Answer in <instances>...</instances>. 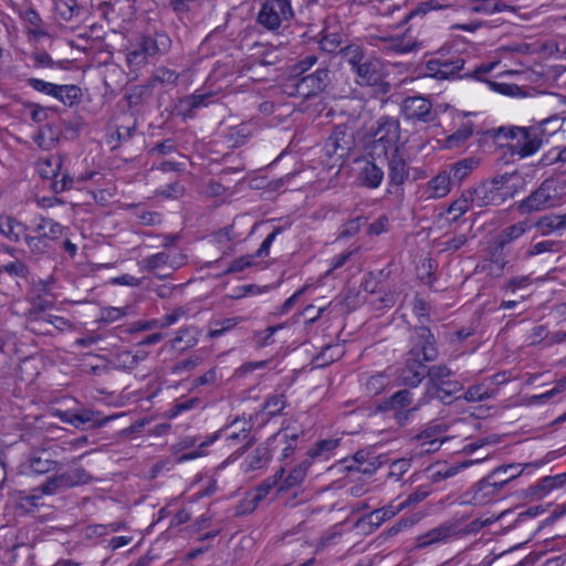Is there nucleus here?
<instances>
[{
    "label": "nucleus",
    "mask_w": 566,
    "mask_h": 566,
    "mask_svg": "<svg viewBox=\"0 0 566 566\" xmlns=\"http://www.w3.org/2000/svg\"><path fill=\"white\" fill-rule=\"evenodd\" d=\"M298 434L296 432L290 433L286 429L279 431L276 434L269 439L272 451L281 447L280 460H285L292 455L296 449Z\"/></svg>",
    "instance_id": "b1692460"
},
{
    "label": "nucleus",
    "mask_w": 566,
    "mask_h": 566,
    "mask_svg": "<svg viewBox=\"0 0 566 566\" xmlns=\"http://www.w3.org/2000/svg\"><path fill=\"white\" fill-rule=\"evenodd\" d=\"M548 337V332L544 325H538L532 328L531 333L527 336V342L530 345H538L544 344L546 347V340Z\"/></svg>",
    "instance_id": "13d9d810"
},
{
    "label": "nucleus",
    "mask_w": 566,
    "mask_h": 566,
    "mask_svg": "<svg viewBox=\"0 0 566 566\" xmlns=\"http://www.w3.org/2000/svg\"><path fill=\"white\" fill-rule=\"evenodd\" d=\"M496 137L506 139V146L520 158L530 157L542 147V140L533 126H502L497 128Z\"/></svg>",
    "instance_id": "20e7f679"
},
{
    "label": "nucleus",
    "mask_w": 566,
    "mask_h": 566,
    "mask_svg": "<svg viewBox=\"0 0 566 566\" xmlns=\"http://www.w3.org/2000/svg\"><path fill=\"white\" fill-rule=\"evenodd\" d=\"M43 495L38 489L32 494H22L18 500V509L24 513H30L42 505Z\"/></svg>",
    "instance_id": "a18cd8bd"
},
{
    "label": "nucleus",
    "mask_w": 566,
    "mask_h": 566,
    "mask_svg": "<svg viewBox=\"0 0 566 566\" xmlns=\"http://www.w3.org/2000/svg\"><path fill=\"white\" fill-rule=\"evenodd\" d=\"M240 321L241 319L239 317H227L212 321L209 324L208 335L211 338H217L237 326Z\"/></svg>",
    "instance_id": "58836bf2"
},
{
    "label": "nucleus",
    "mask_w": 566,
    "mask_h": 566,
    "mask_svg": "<svg viewBox=\"0 0 566 566\" xmlns=\"http://www.w3.org/2000/svg\"><path fill=\"white\" fill-rule=\"evenodd\" d=\"M411 467L408 459H398L390 464L389 475L399 480Z\"/></svg>",
    "instance_id": "bf43d9fd"
},
{
    "label": "nucleus",
    "mask_w": 566,
    "mask_h": 566,
    "mask_svg": "<svg viewBox=\"0 0 566 566\" xmlns=\"http://www.w3.org/2000/svg\"><path fill=\"white\" fill-rule=\"evenodd\" d=\"M556 248V242L553 240H544L530 247L525 253L526 258L543 254L545 252H552Z\"/></svg>",
    "instance_id": "4d7b16f0"
},
{
    "label": "nucleus",
    "mask_w": 566,
    "mask_h": 566,
    "mask_svg": "<svg viewBox=\"0 0 566 566\" xmlns=\"http://www.w3.org/2000/svg\"><path fill=\"white\" fill-rule=\"evenodd\" d=\"M185 263V258L182 255L171 256L167 252H158L151 254L147 258H144L139 265L142 269L147 270L149 272H155L157 270H163L165 268H169L176 270L180 268Z\"/></svg>",
    "instance_id": "aec40b11"
},
{
    "label": "nucleus",
    "mask_w": 566,
    "mask_h": 566,
    "mask_svg": "<svg viewBox=\"0 0 566 566\" xmlns=\"http://www.w3.org/2000/svg\"><path fill=\"white\" fill-rule=\"evenodd\" d=\"M453 123L455 132L444 138V147L453 149L462 146L473 134L474 124L463 114H458Z\"/></svg>",
    "instance_id": "6ab92c4d"
},
{
    "label": "nucleus",
    "mask_w": 566,
    "mask_h": 566,
    "mask_svg": "<svg viewBox=\"0 0 566 566\" xmlns=\"http://www.w3.org/2000/svg\"><path fill=\"white\" fill-rule=\"evenodd\" d=\"M542 235H548L554 231L562 230L566 227V214L564 216H544L539 218L535 224Z\"/></svg>",
    "instance_id": "72a5a7b5"
},
{
    "label": "nucleus",
    "mask_w": 566,
    "mask_h": 566,
    "mask_svg": "<svg viewBox=\"0 0 566 566\" xmlns=\"http://www.w3.org/2000/svg\"><path fill=\"white\" fill-rule=\"evenodd\" d=\"M340 52L345 62L350 65L353 72L368 57L364 54L363 49L356 44L348 45L342 49Z\"/></svg>",
    "instance_id": "ea45409f"
},
{
    "label": "nucleus",
    "mask_w": 566,
    "mask_h": 566,
    "mask_svg": "<svg viewBox=\"0 0 566 566\" xmlns=\"http://www.w3.org/2000/svg\"><path fill=\"white\" fill-rule=\"evenodd\" d=\"M565 389H566V377L558 380L552 389H549L543 394L532 396L531 400H532V402L543 403L544 401L563 392Z\"/></svg>",
    "instance_id": "603ef678"
},
{
    "label": "nucleus",
    "mask_w": 566,
    "mask_h": 566,
    "mask_svg": "<svg viewBox=\"0 0 566 566\" xmlns=\"http://www.w3.org/2000/svg\"><path fill=\"white\" fill-rule=\"evenodd\" d=\"M447 8H450V4L448 3H441L438 0H427L423 2H420L417 8L413 10V15H423L430 11H438V10H444Z\"/></svg>",
    "instance_id": "864d4df0"
},
{
    "label": "nucleus",
    "mask_w": 566,
    "mask_h": 566,
    "mask_svg": "<svg viewBox=\"0 0 566 566\" xmlns=\"http://www.w3.org/2000/svg\"><path fill=\"white\" fill-rule=\"evenodd\" d=\"M431 109V102L422 96L408 97L402 104V112L407 118L418 119L424 123H429L434 119V115Z\"/></svg>",
    "instance_id": "f3484780"
},
{
    "label": "nucleus",
    "mask_w": 566,
    "mask_h": 566,
    "mask_svg": "<svg viewBox=\"0 0 566 566\" xmlns=\"http://www.w3.org/2000/svg\"><path fill=\"white\" fill-rule=\"evenodd\" d=\"M506 264L507 259L504 253V249L493 242V245L489 251V255L481 262L480 268L489 275L500 276L502 275Z\"/></svg>",
    "instance_id": "4be33fe9"
},
{
    "label": "nucleus",
    "mask_w": 566,
    "mask_h": 566,
    "mask_svg": "<svg viewBox=\"0 0 566 566\" xmlns=\"http://www.w3.org/2000/svg\"><path fill=\"white\" fill-rule=\"evenodd\" d=\"M410 355L413 357V361L401 371L399 378L403 385L416 387L427 374V368L422 360L431 361L438 355L434 336L429 328L420 327L416 331Z\"/></svg>",
    "instance_id": "f257e3e1"
},
{
    "label": "nucleus",
    "mask_w": 566,
    "mask_h": 566,
    "mask_svg": "<svg viewBox=\"0 0 566 566\" xmlns=\"http://www.w3.org/2000/svg\"><path fill=\"white\" fill-rule=\"evenodd\" d=\"M311 465L312 462L310 460H303L289 471L282 468L275 473L280 474L283 472L282 478L279 479V482L274 488H277L280 492L300 488L304 482Z\"/></svg>",
    "instance_id": "dca6fc26"
},
{
    "label": "nucleus",
    "mask_w": 566,
    "mask_h": 566,
    "mask_svg": "<svg viewBox=\"0 0 566 566\" xmlns=\"http://www.w3.org/2000/svg\"><path fill=\"white\" fill-rule=\"evenodd\" d=\"M451 369L446 365H437L432 366L427 370V375L429 377L428 388H436L440 385H444L446 379L451 376Z\"/></svg>",
    "instance_id": "c03bdc74"
},
{
    "label": "nucleus",
    "mask_w": 566,
    "mask_h": 566,
    "mask_svg": "<svg viewBox=\"0 0 566 566\" xmlns=\"http://www.w3.org/2000/svg\"><path fill=\"white\" fill-rule=\"evenodd\" d=\"M55 476L62 489L72 488L77 484L85 483L87 479V474L83 469H75L73 471L65 472Z\"/></svg>",
    "instance_id": "37998d69"
},
{
    "label": "nucleus",
    "mask_w": 566,
    "mask_h": 566,
    "mask_svg": "<svg viewBox=\"0 0 566 566\" xmlns=\"http://www.w3.org/2000/svg\"><path fill=\"white\" fill-rule=\"evenodd\" d=\"M219 436L220 434L218 432L212 433L205 441L199 443V448L197 450H192V451L184 453L180 457V461H190V460H195L197 458L203 457L206 454L205 448L214 443V441L218 440Z\"/></svg>",
    "instance_id": "8fccbe9b"
},
{
    "label": "nucleus",
    "mask_w": 566,
    "mask_h": 566,
    "mask_svg": "<svg viewBox=\"0 0 566 566\" xmlns=\"http://www.w3.org/2000/svg\"><path fill=\"white\" fill-rule=\"evenodd\" d=\"M489 397V389L484 385H474L464 394V399L470 402L482 401Z\"/></svg>",
    "instance_id": "6e6d98bb"
},
{
    "label": "nucleus",
    "mask_w": 566,
    "mask_h": 566,
    "mask_svg": "<svg viewBox=\"0 0 566 566\" xmlns=\"http://www.w3.org/2000/svg\"><path fill=\"white\" fill-rule=\"evenodd\" d=\"M346 469L361 474H373L377 469L376 459L369 452L361 450L354 454Z\"/></svg>",
    "instance_id": "bb28decb"
},
{
    "label": "nucleus",
    "mask_w": 566,
    "mask_h": 566,
    "mask_svg": "<svg viewBox=\"0 0 566 566\" xmlns=\"http://www.w3.org/2000/svg\"><path fill=\"white\" fill-rule=\"evenodd\" d=\"M405 507H406V503H400V502L395 503V501H392L380 509H376V510L371 511L366 516V521L369 524H371L376 527H379L382 523H385L386 521L396 516Z\"/></svg>",
    "instance_id": "a878e982"
},
{
    "label": "nucleus",
    "mask_w": 566,
    "mask_h": 566,
    "mask_svg": "<svg viewBox=\"0 0 566 566\" xmlns=\"http://www.w3.org/2000/svg\"><path fill=\"white\" fill-rule=\"evenodd\" d=\"M27 226L11 216H0V233L11 242H19L25 239Z\"/></svg>",
    "instance_id": "393cba45"
},
{
    "label": "nucleus",
    "mask_w": 566,
    "mask_h": 566,
    "mask_svg": "<svg viewBox=\"0 0 566 566\" xmlns=\"http://www.w3.org/2000/svg\"><path fill=\"white\" fill-rule=\"evenodd\" d=\"M283 472L264 480L254 490L248 492L237 506V514L243 515L253 512L260 503L271 493L282 478Z\"/></svg>",
    "instance_id": "ddd939ff"
},
{
    "label": "nucleus",
    "mask_w": 566,
    "mask_h": 566,
    "mask_svg": "<svg viewBox=\"0 0 566 566\" xmlns=\"http://www.w3.org/2000/svg\"><path fill=\"white\" fill-rule=\"evenodd\" d=\"M566 484V473L556 474L553 476H545L538 480L536 484L537 493L541 496H546L554 490H557Z\"/></svg>",
    "instance_id": "c9c22d12"
},
{
    "label": "nucleus",
    "mask_w": 566,
    "mask_h": 566,
    "mask_svg": "<svg viewBox=\"0 0 566 566\" xmlns=\"http://www.w3.org/2000/svg\"><path fill=\"white\" fill-rule=\"evenodd\" d=\"M360 184L370 189H377L384 180V171L373 161H366L359 172Z\"/></svg>",
    "instance_id": "c85d7f7f"
},
{
    "label": "nucleus",
    "mask_w": 566,
    "mask_h": 566,
    "mask_svg": "<svg viewBox=\"0 0 566 566\" xmlns=\"http://www.w3.org/2000/svg\"><path fill=\"white\" fill-rule=\"evenodd\" d=\"M286 401L282 394L271 395L263 403L264 410L270 416L279 415L285 408Z\"/></svg>",
    "instance_id": "09e8293b"
},
{
    "label": "nucleus",
    "mask_w": 566,
    "mask_h": 566,
    "mask_svg": "<svg viewBox=\"0 0 566 566\" xmlns=\"http://www.w3.org/2000/svg\"><path fill=\"white\" fill-rule=\"evenodd\" d=\"M56 415L62 422L69 423L75 428H80L84 423L93 420V412L91 410H83L82 412L66 410L59 411Z\"/></svg>",
    "instance_id": "e433bc0d"
},
{
    "label": "nucleus",
    "mask_w": 566,
    "mask_h": 566,
    "mask_svg": "<svg viewBox=\"0 0 566 566\" xmlns=\"http://www.w3.org/2000/svg\"><path fill=\"white\" fill-rule=\"evenodd\" d=\"M27 84H28V86H30L34 91H36L39 93H42V94H45V95L51 96V97L53 95V92H54V88H55V85H56L54 83L46 82L44 80L36 78V77L28 78L27 80Z\"/></svg>",
    "instance_id": "5fc2aeb1"
},
{
    "label": "nucleus",
    "mask_w": 566,
    "mask_h": 566,
    "mask_svg": "<svg viewBox=\"0 0 566 566\" xmlns=\"http://www.w3.org/2000/svg\"><path fill=\"white\" fill-rule=\"evenodd\" d=\"M399 124L396 119L382 117L378 122V128L374 135L371 150L374 155L389 156L400 151L399 142Z\"/></svg>",
    "instance_id": "6e6552de"
},
{
    "label": "nucleus",
    "mask_w": 566,
    "mask_h": 566,
    "mask_svg": "<svg viewBox=\"0 0 566 566\" xmlns=\"http://www.w3.org/2000/svg\"><path fill=\"white\" fill-rule=\"evenodd\" d=\"M343 39L342 34L337 31H324L318 44L319 48L327 53H335L340 49Z\"/></svg>",
    "instance_id": "79ce46f5"
},
{
    "label": "nucleus",
    "mask_w": 566,
    "mask_h": 566,
    "mask_svg": "<svg viewBox=\"0 0 566 566\" xmlns=\"http://www.w3.org/2000/svg\"><path fill=\"white\" fill-rule=\"evenodd\" d=\"M478 161L473 158H464L452 164L448 171L450 172V176H453L454 180L461 182L473 171Z\"/></svg>",
    "instance_id": "4c0bfd02"
},
{
    "label": "nucleus",
    "mask_w": 566,
    "mask_h": 566,
    "mask_svg": "<svg viewBox=\"0 0 566 566\" xmlns=\"http://www.w3.org/2000/svg\"><path fill=\"white\" fill-rule=\"evenodd\" d=\"M138 46L143 50L147 57L153 56L158 52L157 42L150 36L142 38Z\"/></svg>",
    "instance_id": "774afa93"
},
{
    "label": "nucleus",
    "mask_w": 566,
    "mask_h": 566,
    "mask_svg": "<svg viewBox=\"0 0 566 566\" xmlns=\"http://www.w3.org/2000/svg\"><path fill=\"white\" fill-rule=\"evenodd\" d=\"M381 49L395 54L418 51L421 44L408 32L380 38Z\"/></svg>",
    "instance_id": "a211bd4d"
},
{
    "label": "nucleus",
    "mask_w": 566,
    "mask_h": 566,
    "mask_svg": "<svg viewBox=\"0 0 566 566\" xmlns=\"http://www.w3.org/2000/svg\"><path fill=\"white\" fill-rule=\"evenodd\" d=\"M530 284L528 276L513 277L503 285L505 292L515 293L517 290L523 289Z\"/></svg>",
    "instance_id": "69168bd1"
},
{
    "label": "nucleus",
    "mask_w": 566,
    "mask_h": 566,
    "mask_svg": "<svg viewBox=\"0 0 566 566\" xmlns=\"http://www.w3.org/2000/svg\"><path fill=\"white\" fill-rule=\"evenodd\" d=\"M339 446V439L319 440L307 451L311 459H328L333 451Z\"/></svg>",
    "instance_id": "f704fd0d"
},
{
    "label": "nucleus",
    "mask_w": 566,
    "mask_h": 566,
    "mask_svg": "<svg viewBox=\"0 0 566 566\" xmlns=\"http://www.w3.org/2000/svg\"><path fill=\"white\" fill-rule=\"evenodd\" d=\"M356 83L360 86L378 85L385 75L382 62L374 56H368L354 71Z\"/></svg>",
    "instance_id": "4468645a"
},
{
    "label": "nucleus",
    "mask_w": 566,
    "mask_h": 566,
    "mask_svg": "<svg viewBox=\"0 0 566 566\" xmlns=\"http://www.w3.org/2000/svg\"><path fill=\"white\" fill-rule=\"evenodd\" d=\"M293 18L291 0H264L258 13V22L269 31L286 28Z\"/></svg>",
    "instance_id": "423d86ee"
},
{
    "label": "nucleus",
    "mask_w": 566,
    "mask_h": 566,
    "mask_svg": "<svg viewBox=\"0 0 566 566\" xmlns=\"http://www.w3.org/2000/svg\"><path fill=\"white\" fill-rule=\"evenodd\" d=\"M483 459H475V460H464L452 464H443L441 465L443 472L442 475L446 476V479L452 478L457 475L459 472L474 465L478 463H481Z\"/></svg>",
    "instance_id": "de8ad7c7"
},
{
    "label": "nucleus",
    "mask_w": 566,
    "mask_h": 566,
    "mask_svg": "<svg viewBox=\"0 0 566 566\" xmlns=\"http://www.w3.org/2000/svg\"><path fill=\"white\" fill-rule=\"evenodd\" d=\"M460 390L458 382H446L436 388H428V394L432 398L439 399L443 403H450L452 400V394Z\"/></svg>",
    "instance_id": "a19ab883"
},
{
    "label": "nucleus",
    "mask_w": 566,
    "mask_h": 566,
    "mask_svg": "<svg viewBox=\"0 0 566 566\" xmlns=\"http://www.w3.org/2000/svg\"><path fill=\"white\" fill-rule=\"evenodd\" d=\"M254 254L253 255H244V256H241L237 260H234L230 266H229V272H241L250 266L253 265L254 263Z\"/></svg>",
    "instance_id": "e2e57ef3"
},
{
    "label": "nucleus",
    "mask_w": 566,
    "mask_h": 566,
    "mask_svg": "<svg viewBox=\"0 0 566 566\" xmlns=\"http://www.w3.org/2000/svg\"><path fill=\"white\" fill-rule=\"evenodd\" d=\"M452 190V179L447 169L440 170L427 182L417 187L416 196L420 201L446 198Z\"/></svg>",
    "instance_id": "9b49d317"
},
{
    "label": "nucleus",
    "mask_w": 566,
    "mask_h": 566,
    "mask_svg": "<svg viewBox=\"0 0 566 566\" xmlns=\"http://www.w3.org/2000/svg\"><path fill=\"white\" fill-rule=\"evenodd\" d=\"M379 410L394 412L397 423L402 426L408 422L410 416L418 410L419 406H412V394L408 389H402L385 399L379 405Z\"/></svg>",
    "instance_id": "9d476101"
},
{
    "label": "nucleus",
    "mask_w": 566,
    "mask_h": 566,
    "mask_svg": "<svg viewBox=\"0 0 566 566\" xmlns=\"http://www.w3.org/2000/svg\"><path fill=\"white\" fill-rule=\"evenodd\" d=\"M1 270L10 275L15 276H25L28 273V269L25 264L21 261H12L2 265Z\"/></svg>",
    "instance_id": "052dcab7"
},
{
    "label": "nucleus",
    "mask_w": 566,
    "mask_h": 566,
    "mask_svg": "<svg viewBox=\"0 0 566 566\" xmlns=\"http://www.w3.org/2000/svg\"><path fill=\"white\" fill-rule=\"evenodd\" d=\"M81 88L76 85H55L52 97L66 106L75 105L81 98Z\"/></svg>",
    "instance_id": "473e14b6"
},
{
    "label": "nucleus",
    "mask_w": 566,
    "mask_h": 566,
    "mask_svg": "<svg viewBox=\"0 0 566 566\" xmlns=\"http://www.w3.org/2000/svg\"><path fill=\"white\" fill-rule=\"evenodd\" d=\"M272 459V448L269 440L259 446L252 454L244 460L245 471H255L265 467Z\"/></svg>",
    "instance_id": "cd10ccee"
},
{
    "label": "nucleus",
    "mask_w": 566,
    "mask_h": 566,
    "mask_svg": "<svg viewBox=\"0 0 566 566\" xmlns=\"http://www.w3.org/2000/svg\"><path fill=\"white\" fill-rule=\"evenodd\" d=\"M249 438V430L243 428L238 432H231L227 436V441L230 447L235 446L239 442H244V448L250 443L248 440Z\"/></svg>",
    "instance_id": "338daca9"
},
{
    "label": "nucleus",
    "mask_w": 566,
    "mask_h": 566,
    "mask_svg": "<svg viewBox=\"0 0 566 566\" xmlns=\"http://www.w3.org/2000/svg\"><path fill=\"white\" fill-rule=\"evenodd\" d=\"M470 532L469 526L463 524L461 520L452 518L419 535L416 538V547L422 549L429 546L444 544L450 539L460 538Z\"/></svg>",
    "instance_id": "0eeeda50"
},
{
    "label": "nucleus",
    "mask_w": 566,
    "mask_h": 566,
    "mask_svg": "<svg viewBox=\"0 0 566 566\" xmlns=\"http://www.w3.org/2000/svg\"><path fill=\"white\" fill-rule=\"evenodd\" d=\"M65 228L50 218H41L25 235V244L34 258L51 256L55 251V242L64 235Z\"/></svg>",
    "instance_id": "f03ea898"
},
{
    "label": "nucleus",
    "mask_w": 566,
    "mask_h": 566,
    "mask_svg": "<svg viewBox=\"0 0 566 566\" xmlns=\"http://www.w3.org/2000/svg\"><path fill=\"white\" fill-rule=\"evenodd\" d=\"M511 7L503 0H472L468 7L471 13L492 15L509 10Z\"/></svg>",
    "instance_id": "c756f323"
},
{
    "label": "nucleus",
    "mask_w": 566,
    "mask_h": 566,
    "mask_svg": "<svg viewBox=\"0 0 566 566\" xmlns=\"http://www.w3.org/2000/svg\"><path fill=\"white\" fill-rule=\"evenodd\" d=\"M564 195V186L559 180L546 179L541 186L520 201L518 211L522 214L542 211L557 206Z\"/></svg>",
    "instance_id": "39448f33"
},
{
    "label": "nucleus",
    "mask_w": 566,
    "mask_h": 566,
    "mask_svg": "<svg viewBox=\"0 0 566 566\" xmlns=\"http://www.w3.org/2000/svg\"><path fill=\"white\" fill-rule=\"evenodd\" d=\"M62 159L56 155L41 157L36 163V170L44 179L55 178L61 169Z\"/></svg>",
    "instance_id": "7c9ffc66"
},
{
    "label": "nucleus",
    "mask_w": 566,
    "mask_h": 566,
    "mask_svg": "<svg viewBox=\"0 0 566 566\" xmlns=\"http://www.w3.org/2000/svg\"><path fill=\"white\" fill-rule=\"evenodd\" d=\"M565 125L566 118L555 115L541 120L537 125H533V127L543 144L544 142H547L549 137L555 136ZM541 161L545 166L557 161L566 163V147L563 149L554 148L549 150L542 157Z\"/></svg>",
    "instance_id": "1a4fd4ad"
},
{
    "label": "nucleus",
    "mask_w": 566,
    "mask_h": 566,
    "mask_svg": "<svg viewBox=\"0 0 566 566\" xmlns=\"http://www.w3.org/2000/svg\"><path fill=\"white\" fill-rule=\"evenodd\" d=\"M353 137L342 128H336L324 145V153L332 166H342L353 147Z\"/></svg>",
    "instance_id": "f8f14e48"
},
{
    "label": "nucleus",
    "mask_w": 566,
    "mask_h": 566,
    "mask_svg": "<svg viewBox=\"0 0 566 566\" xmlns=\"http://www.w3.org/2000/svg\"><path fill=\"white\" fill-rule=\"evenodd\" d=\"M146 61L147 56L138 45L134 49L128 50L127 62L129 65L139 66L145 64Z\"/></svg>",
    "instance_id": "680f3d73"
},
{
    "label": "nucleus",
    "mask_w": 566,
    "mask_h": 566,
    "mask_svg": "<svg viewBox=\"0 0 566 566\" xmlns=\"http://www.w3.org/2000/svg\"><path fill=\"white\" fill-rule=\"evenodd\" d=\"M57 463L46 457L43 452L39 455H34L30 459V468L34 473L43 474L50 472L56 468Z\"/></svg>",
    "instance_id": "49530a36"
},
{
    "label": "nucleus",
    "mask_w": 566,
    "mask_h": 566,
    "mask_svg": "<svg viewBox=\"0 0 566 566\" xmlns=\"http://www.w3.org/2000/svg\"><path fill=\"white\" fill-rule=\"evenodd\" d=\"M388 159L389 184L401 186L409 177V164L405 154L400 150L386 157Z\"/></svg>",
    "instance_id": "412c9836"
},
{
    "label": "nucleus",
    "mask_w": 566,
    "mask_h": 566,
    "mask_svg": "<svg viewBox=\"0 0 566 566\" xmlns=\"http://www.w3.org/2000/svg\"><path fill=\"white\" fill-rule=\"evenodd\" d=\"M473 202V193L464 192L458 199H455L446 210V214L449 216L450 221H457L460 219L469 209Z\"/></svg>",
    "instance_id": "2f4dec72"
},
{
    "label": "nucleus",
    "mask_w": 566,
    "mask_h": 566,
    "mask_svg": "<svg viewBox=\"0 0 566 566\" xmlns=\"http://www.w3.org/2000/svg\"><path fill=\"white\" fill-rule=\"evenodd\" d=\"M32 60L34 62L33 66L36 69H52L55 65L54 61L46 52L33 54Z\"/></svg>",
    "instance_id": "0e129e2a"
},
{
    "label": "nucleus",
    "mask_w": 566,
    "mask_h": 566,
    "mask_svg": "<svg viewBox=\"0 0 566 566\" xmlns=\"http://www.w3.org/2000/svg\"><path fill=\"white\" fill-rule=\"evenodd\" d=\"M178 77L179 74L176 71L165 66L158 67L153 75V80L155 82L166 85H175L178 81Z\"/></svg>",
    "instance_id": "3c124183"
},
{
    "label": "nucleus",
    "mask_w": 566,
    "mask_h": 566,
    "mask_svg": "<svg viewBox=\"0 0 566 566\" xmlns=\"http://www.w3.org/2000/svg\"><path fill=\"white\" fill-rule=\"evenodd\" d=\"M465 59L462 53L443 46L426 62V75L436 80H454L460 77Z\"/></svg>",
    "instance_id": "7ed1b4c3"
},
{
    "label": "nucleus",
    "mask_w": 566,
    "mask_h": 566,
    "mask_svg": "<svg viewBox=\"0 0 566 566\" xmlns=\"http://www.w3.org/2000/svg\"><path fill=\"white\" fill-rule=\"evenodd\" d=\"M328 81V70L317 69L314 73L303 76L296 83V94L304 98L315 96L324 91Z\"/></svg>",
    "instance_id": "2eb2a0df"
},
{
    "label": "nucleus",
    "mask_w": 566,
    "mask_h": 566,
    "mask_svg": "<svg viewBox=\"0 0 566 566\" xmlns=\"http://www.w3.org/2000/svg\"><path fill=\"white\" fill-rule=\"evenodd\" d=\"M531 229L532 224L527 221H518L514 224L503 228L494 238V243H496L500 248L505 249L518 241Z\"/></svg>",
    "instance_id": "5701e85b"
}]
</instances>
